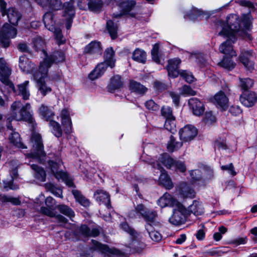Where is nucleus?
<instances>
[{"instance_id": "nucleus-53", "label": "nucleus", "mask_w": 257, "mask_h": 257, "mask_svg": "<svg viewBox=\"0 0 257 257\" xmlns=\"http://www.w3.org/2000/svg\"><path fill=\"white\" fill-rule=\"evenodd\" d=\"M180 93L182 95L185 96H193L196 95V92L193 90L190 86L184 85L180 89Z\"/></svg>"}, {"instance_id": "nucleus-25", "label": "nucleus", "mask_w": 257, "mask_h": 257, "mask_svg": "<svg viewBox=\"0 0 257 257\" xmlns=\"http://www.w3.org/2000/svg\"><path fill=\"white\" fill-rule=\"evenodd\" d=\"M70 114V111L67 108L63 109L60 114L61 123L64 127V131L66 133H70L71 130L72 122Z\"/></svg>"}, {"instance_id": "nucleus-22", "label": "nucleus", "mask_w": 257, "mask_h": 257, "mask_svg": "<svg viewBox=\"0 0 257 257\" xmlns=\"http://www.w3.org/2000/svg\"><path fill=\"white\" fill-rule=\"evenodd\" d=\"M92 242L93 244V247L90 248L88 250H87V252L83 255L84 256L92 257V255H94L96 253L95 251V250H99L104 253L110 252V249L107 245L102 244L94 240H92Z\"/></svg>"}, {"instance_id": "nucleus-48", "label": "nucleus", "mask_w": 257, "mask_h": 257, "mask_svg": "<svg viewBox=\"0 0 257 257\" xmlns=\"http://www.w3.org/2000/svg\"><path fill=\"white\" fill-rule=\"evenodd\" d=\"M218 65L225 69L231 70L234 67L235 64L230 57H224L223 60L218 63Z\"/></svg>"}, {"instance_id": "nucleus-54", "label": "nucleus", "mask_w": 257, "mask_h": 257, "mask_svg": "<svg viewBox=\"0 0 257 257\" xmlns=\"http://www.w3.org/2000/svg\"><path fill=\"white\" fill-rule=\"evenodd\" d=\"M180 76L188 83H191L194 81V78L192 74L187 70H182L180 72Z\"/></svg>"}, {"instance_id": "nucleus-2", "label": "nucleus", "mask_w": 257, "mask_h": 257, "mask_svg": "<svg viewBox=\"0 0 257 257\" xmlns=\"http://www.w3.org/2000/svg\"><path fill=\"white\" fill-rule=\"evenodd\" d=\"M30 103L23 105L21 101H15L11 105V116L8 118V128L11 131L9 140L16 147L21 149L27 148L21 141L19 134L14 132L10 122L15 119L17 121L24 120L29 122H33L32 111Z\"/></svg>"}, {"instance_id": "nucleus-50", "label": "nucleus", "mask_w": 257, "mask_h": 257, "mask_svg": "<svg viewBox=\"0 0 257 257\" xmlns=\"http://www.w3.org/2000/svg\"><path fill=\"white\" fill-rule=\"evenodd\" d=\"M45 187L48 190L50 191L56 197L60 198L62 197V191L60 188L56 187L52 183L46 184Z\"/></svg>"}, {"instance_id": "nucleus-38", "label": "nucleus", "mask_w": 257, "mask_h": 257, "mask_svg": "<svg viewBox=\"0 0 257 257\" xmlns=\"http://www.w3.org/2000/svg\"><path fill=\"white\" fill-rule=\"evenodd\" d=\"M122 85L121 77L119 75H115L111 79L108 85V90L112 92L116 89L120 88Z\"/></svg>"}, {"instance_id": "nucleus-36", "label": "nucleus", "mask_w": 257, "mask_h": 257, "mask_svg": "<svg viewBox=\"0 0 257 257\" xmlns=\"http://www.w3.org/2000/svg\"><path fill=\"white\" fill-rule=\"evenodd\" d=\"M253 84V80L249 78H239L238 86L244 92L248 91V90L252 87Z\"/></svg>"}, {"instance_id": "nucleus-9", "label": "nucleus", "mask_w": 257, "mask_h": 257, "mask_svg": "<svg viewBox=\"0 0 257 257\" xmlns=\"http://www.w3.org/2000/svg\"><path fill=\"white\" fill-rule=\"evenodd\" d=\"M159 161L168 168H174L181 172H184L186 170V166L183 162L174 160L167 154L161 155Z\"/></svg>"}, {"instance_id": "nucleus-21", "label": "nucleus", "mask_w": 257, "mask_h": 257, "mask_svg": "<svg viewBox=\"0 0 257 257\" xmlns=\"http://www.w3.org/2000/svg\"><path fill=\"white\" fill-rule=\"evenodd\" d=\"M181 62V60L179 58H174L168 60L167 70L170 77L176 78L179 75L180 71L178 70V68Z\"/></svg>"}, {"instance_id": "nucleus-63", "label": "nucleus", "mask_w": 257, "mask_h": 257, "mask_svg": "<svg viewBox=\"0 0 257 257\" xmlns=\"http://www.w3.org/2000/svg\"><path fill=\"white\" fill-rule=\"evenodd\" d=\"M247 241V237H238L235 239H233L231 240V243L235 245H239L241 244H244L246 243Z\"/></svg>"}, {"instance_id": "nucleus-23", "label": "nucleus", "mask_w": 257, "mask_h": 257, "mask_svg": "<svg viewBox=\"0 0 257 257\" xmlns=\"http://www.w3.org/2000/svg\"><path fill=\"white\" fill-rule=\"evenodd\" d=\"M42 52L44 56L43 61L47 59V63L50 64V66L53 62L59 63L62 62L65 60V55L63 52L57 51L55 52L52 55L48 56L46 52L42 49Z\"/></svg>"}, {"instance_id": "nucleus-56", "label": "nucleus", "mask_w": 257, "mask_h": 257, "mask_svg": "<svg viewBox=\"0 0 257 257\" xmlns=\"http://www.w3.org/2000/svg\"><path fill=\"white\" fill-rule=\"evenodd\" d=\"M161 113L166 119L174 117L172 115V110L170 107L163 106L161 109Z\"/></svg>"}, {"instance_id": "nucleus-13", "label": "nucleus", "mask_w": 257, "mask_h": 257, "mask_svg": "<svg viewBox=\"0 0 257 257\" xmlns=\"http://www.w3.org/2000/svg\"><path fill=\"white\" fill-rule=\"evenodd\" d=\"M177 191L183 198H194L196 192L192 186L185 182L180 183L177 187Z\"/></svg>"}, {"instance_id": "nucleus-61", "label": "nucleus", "mask_w": 257, "mask_h": 257, "mask_svg": "<svg viewBox=\"0 0 257 257\" xmlns=\"http://www.w3.org/2000/svg\"><path fill=\"white\" fill-rule=\"evenodd\" d=\"M190 174L194 182L200 180L201 178V173L199 170L191 171Z\"/></svg>"}, {"instance_id": "nucleus-58", "label": "nucleus", "mask_w": 257, "mask_h": 257, "mask_svg": "<svg viewBox=\"0 0 257 257\" xmlns=\"http://www.w3.org/2000/svg\"><path fill=\"white\" fill-rule=\"evenodd\" d=\"M108 66V63L104 61L103 62L98 64L95 69H96V71H98V73L101 76L105 72Z\"/></svg>"}, {"instance_id": "nucleus-14", "label": "nucleus", "mask_w": 257, "mask_h": 257, "mask_svg": "<svg viewBox=\"0 0 257 257\" xmlns=\"http://www.w3.org/2000/svg\"><path fill=\"white\" fill-rule=\"evenodd\" d=\"M137 213L139 214L140 218L143 217L146 221L147 223L154 222L157 216L156 211L148 210L144 205L140 204L136 206Z\"/></svg>"}, {"instance_id": "nucleus-60", "label": "nucleus", "mask_w": 257, "mask_h": 257, "mask_svg": "<svg viewBox=\"0 0 257 257\" xmlns=\"http://www.w3.org/2000/svg\"><path fill=\"white\" fill-rule=\"evenodd\" d=\"M145 106L150 110L156 111L159 109V106L152 100L147 101Z\"/></svg>"}, {"instance_id": "nucleus-1", "label": "nucleus", "mask_w": 257, "mask_h": 257, "mask_svg": "<svg viewBox=\"0 0 257 257\" xmlns=\"http://www.w3.org/2000/svg\"><path fill=\"white\" fill-rule=\"evenodd\" d=\"M251 17L249 14L243 15L241 18L235 14H230L226 18L225 22L219 21L217 23V29H220L218 35L223 37L229 38L219 47L221 53L232 57L236 56V52L233 50L231 41L234 43L235 37L237 36L243 37L245 35V30L250 26Z\"/></svg>"}, {"instance_id": "nucleus-30", "label": "nucleus", "mask_w": 257, "mask_h": 257, "mask_svg": "<svg viewBox=\"0 0 257 257\" xmlns=\"http://www.w3.org/2000/svg\"><path fill=\"white\" fill-rule=\"evenodd\" d=\"M32 169L34 170V176L40 182L46 181V174L45 170L37 165L31 164Z\"/></svg>"}, {"instance_id": "nucleus-5", "label": "nucleus", "mask_w": 257, "mask_h": 257, "mask_svg": "<svg viewBox=\"0 0 257 257\" xmlns=\"http://www.w3.org/2000/svg\"><path fill=\"white\" fill-rule=\"evenodd\" d=\"M30 143L33 147V152L28 154L27 157L42 162L43 157H45V153L41 135L36 132L33 133Z\"/></svg>"}, {"instance_id": "nucleus-32", "label": "nucleus", "mask_w": 257, "mask_h": 257, "mask_svg": "<svg viewBox=\"0 0 257 257\" xmlns=\"http://www.w3.org/2000/svg\"><path fill=\"white\" fill-rule=\"evenodd\" d=\"M132 58L136 62L144 64L146 62L147 54L144 50L137 48L133 53Z\"/></svg>"}, {"instance_id": "nucleus-19", "label": "nucleus", "mask_w": 257, "mask_h": 257, "mask_svg": "<svg viewBox=\"0 0 257 257\" xmlns=\"http://www.w3.org/2000/svg\"><path fill=\"white\" fill-rule=\"evenodd\" d=\"M241 103L246 107H250L257 101V95L252 91L243 92L240 95Z\"/></svg>"}, {"instance_id": "nucleus-15", "label": "nucleus", "mask_w": 257, "mask_h": 257, "mask_svg": "<svg viewBox=\"0 0 257 257\" xmlns=\"http://www.w3.org/2000/svg\"><path fill=\"white\" fill-rule=\"evenodd\" d=\"M153 167L156 168L160 171L161 174L159 179L160 183L167 189H172L174 186V184L166 172L162 169L159 161L156 164H154L153 165Z\"/></svg>"}, {"instance_id": "nucleus-11", "label": "nucleus", "mask_w": 257, "mask_h": 257, "mask_svg": "<svg viewBox=\"0 0 257 257\" xmlns=\"http://www.w3.org/2000/svg\"><path fill=\"white\" fill-rule=\"evenodd\" d=\"M17 34L16 28L8 24H5L2 28V32L0 33V41L3 46L5 48L8 47L10 44L9 39L15 38Z\"/></svg>"}, {"instance_id": "nucleus-37", "label": "nucleus", "mask_w": 257, "mask_h": 257, "mask_svg": "<svg viewBox=\"0 0 257 257\" xmlns=\"http://www.w3.org/2000/svg\"><path fill=\"white\" fill-rule=\"evenodd\" d=\"M130 89L132 92H134L139 94H143L147 91V88L146 87L135 81H131Z\"/></svg>"}, {"instance_id": "nucleus-33", "label": "nucleus", "mask_w": 257, "mask_h": 257, "mask_svg": "<svg viewBox=\"0 0 257 257\" xmlns=\"http://www.w3.org/2000/svg\"><path fill=\"white\" fill-rule=\"evenodd\" d=\"M101 48L99 42H91L87 45L84 49V52L86 53L95 54L101 53Z\"/></svg>"}, {"instance_id": "nucleus-6", "label": "nucleus", "mask_w": 257, "mask_h": 257, "mask_svg": "<svg viewBox=\"0 0 257 257\" xmlns=\"http://www.w3.org/2000/svg\"><path fill=\"white\" fill-rule=\"evenodd\" d=\"M62 162L59 160L57 162L50 161L49 162V166L51 168L52 173L58 180H61L69 187L73 186V181L71 177L68 174L61 171Z\"/></svg>"}, {"instance_id": "nucleus-4", "label": "nucleus", "mask_w": 257, "mask_h": 257, "mask_svg": "<svg viewBox=\"0 0 257 257\" xmlns=\"http://www.w3.org/2000/svg\"><path fill=\"white\" fill-rule=\"evenodd\" d=\"M47 60L46 59L44 61L41 62L39 69L33 74V78L37 83L38 92L43 96L46 95L52 90L51 87L46 83L48 79V69L50 67V64L47 63Z\"/></svg>"}, {"instance_id": "nucleus-44", "label": "nucleus", "mask_w": 257, "mask_h": 257, "mask_svg": "<svg viewBox=\"0 0 257 257\" xmlns=\"http://www.w3.org/2000/svg\"><path fill=\"white\" fill-rule=\"evenodd\" d=\"M182 146V142H176L175 138L171 136L170 141L168 143L167 149L170 152H173L180 148Z\"/></svg>"}, {"instance_id": "nucleus-29", "label": "nucleus", "mask_w": 257, "mask_h": 257, "mask_svg": "<svg viewBox=\"0 0 257 257\" xmlns=\"http://www.w3.org/2000/svg\"><path fill=\"white\" fill-rule=\"evenodd\" d=\"M33 65L34 64H31L28 58L25 56H22L20 57L19 67L23 72L26 73H32L33 74V72L36 71H33L31 69V68H33Z\"/></svg>"}, {"instance_id": "nucleus-31", "label": "nucleus", "mask_w": 257, "mask_h": 257, "mask_svg": "<svg viewBox=\"0 0 257 257\" xmlns=\"http://www.w3.org/2000/svg\"><path fill=\"white\" fill-rule=\"evenodd\" d=\"M96 201L99 204L104 203L108 205L110 202L109 196L103 190H97L94 194Z\"/></svg>"}, {"instance_id": "nucleus-17", "label": "nucleus", "mask_w": 257, "mask_h": 257, "mask_svg": "<svg viewBox=\"0 0 257 257\" xmlns=\"http://www.w3.org/2000/svg\"><path fill=\"white\" fill-rule=\"evenodd\" d=\"M188 105L193 114L196 116H201L205 110L204 104L196 98H192L189 100Z\"/></svg>"}, {"instance_id": "nucleus-57", "label": "nucleus", "mask_w": 257, "mask_h": 257, "mask_svg": "<svg viewBox=\"0 0 257 257\" xmlns=\"http://www.w3.org/2000/svg\"><path fill=\"white\" fill-rule=\"evenodd\" d=\"M4 188L6 191H8L10 189L16 190L19 188V187L17 185H14L12 180L6 181L4 180Z\"/></svg>"}, {"instance_id": "nucleus-28", "label": "nucleus", "mask_w": 257, "mask_h": 257, "mask_svg": "<svg viewBox=\"0 0 257 257\" xmlns=\"http://www.w3.org/2000/svg\"><path fill=\"white\" fill-rule=\"evenodd\" d=\"M204 209L201 202L194 200L188 207V212H190L196 216L200 215L204 213Z\"/></svg>"}, {"instance_id": "nucleus-16", "label": "nucleus", "mask_w": 257, "mask_h": 257, "mask_svg": "<svg viewBox=\"0 0 257 257\" xmlns=\"http://www.w3.org/2000/svg\"><path fill=\"white\" fill-rule=\"evenodd\" d=\"M197 134V131L196 128L191 125H187L181 128L179 131L181 140L185 142L192 140Z\"/></svg>"}, {"instance_id": "nucleus-24", "label": "nucleus", "mask_w": 257, "mask_h": 257, "mask_svg": "<svg viewBox=\"0 0 257 257\" xmlns=\"http://www.w3.org/2000/svg\"><path fill=\"white\" fill-rule=\"evenodd\" d=\"M38 5L43 8H48L50 10L58 11L62 8L61 0H35Z\"/></svg>"}, {"instance_id": "nucleus-41", "label": "nucleus", "mask_w": 257, "mask_h": 257, "mask_svg": "<svg viewBox=\"0 0 257 257\" xmlns=\"http://www.w3.org/2000/svg\"><path fill=\"white\" fill-rule=\"evenodd\" d=\"M72 194H73L76 201L78 202L81 205L84 207L89 206L90 202L88 199L83 196L79 191L78 190H73Z\"/></svg>"}, {"instance_id": "nucleus-8", "label": "nucleus", "mask_w": 257, "mask_h": 257, "mask_svg": "<svg viewBox=\"0 0 257 257\" xmlns=\"http://www.w3.org/2000/svg\"><path fill=\"white\" fill-rule=\"evenodd\" d=\"M173 208V214L169 218V222L174 225L183 224L186 220L188 210L180 202Z\"/></svg>"}, {"instance_id": "nucleus-49", "label": "nucleus", "mask_w": 257, "mask_h": 257, "mask_svg": "<svg viewBox=\"0 0 257 257\" xmlns=\"http://www.w3.org/2000/svg\"><path fill=\"white\" fill-rule=\"evenodd\" d=\"M120 228L128 233L133 239H135L138 237L137 232L125 222H122L120 224Z\"/></svg>"}, {"instance_id": "nucleus-39", "label": "nucleus", "mask_w": 257, "mask_h": 257, "mask_svg": "<svg viewBox=\"0 0 257 257\" xmlns=\"http://www.w3.org/2000/svg\"><path fill=\"white\" fill-rule=\"evenodd\" d=\"M153 222L147 223L146 225V228L148 232L151 239L155 241H159L162 239L161 233L158 231L153 230L152 223Z\"/></svg>"}, {"instance_id": "nucleus-40", "label": "nucleus", "mask_w": 257, "mask_h": 257, "mask_svg": "<svg viewBox=\"0 0 257 257\" xmlns=\"http://www.w3.org/2000/svg\"><path fill=\"white\" fill-rule=\"evenodd\" d=\"M41 211L43 214L49 217H55V218L60 222H66V219L65 217L60 215H56L53 210L50 208L43 207L41 208Z\"/></svg>"}, {"instance_id": "nucleus-27", "label": "nucleus", "mask_w": 257, "mask_h": 257, "mask_svg": "<svg viewBox=\"0 0 257 257\" xmlns=\"http://www.w3.org/2000/svg\"><path fill=\"white\" fill-rule=\"evenodd\" d=\"M214 102L216 105L225 109L228 106V99L223 91H219L214 95Z\"/></svg>"}, {"instance_id": "nucleus-46", "label": "nucleus", "mask_w": 257, "mask_h": 257, "mask_svg": "<svg viewBox=\"0 0 257 257\" xmlns=\"http://www.w3.org/2000/svg\"><path fill=\"white\" fill-rule=\"evenodd\" d=\"M50 126L51 127L52 133L57 138H59L62 136V131L60 125L59 123L55 121L51 120L50 121Z\"/></svg>"}, {"instance_id": "nucleus-62", "label": "nucleus", "mask_w": 257, "mask_h": 257, "mask_svg": "<svg viewBox=\"0 0 257 257\" xmlns=\"http://www.w3.org/2000/svg\"><path fill=\"white\" fill-rule=\"evenodd\" d=\"M34 46L38 51L43 48L44 42L41 38H37L33 41Z\"/></svg>"}, {"instance_id": "nucleus-55", "label": "nucleus", "mask_w": 257, "mask_h": 257, "mask_svg": "<svg viewBox=\"0 0 257 257\" xmlns=\"http://www.w3.org/2000/svg\"><path fill=\"white\" fill-rule=\"evenodd\" d=\"M159 46L158 44L154 45L153 49L151 52L152 58L153 60L157 63H160V60L158 56Z\"/></svg>"}, {"instance_id": "nucleus-47", "label": "nucleus", "mask_w": 257, "mask_h": 257, "mask_svg": "<svg viewBox=\"0 0 257 257\" xmlns=\"http://www.w3.org/2000/svg\"><path fill=\"white\" fill-rule=\"evenodd\" d=\"M107 30L112 39L117 37V26L111 21H108L107 22Z\"/></svg>"}, {"instance_id": "nucleus-52", "label": "nucleus", "mask_w": 257, "mask_h": 257, "mask_svg": "<svg viewBox=\"0 0 257 257\" xmlns=\"http://www.w3.org/2000/svg\"><path fill=\"white\" fill-rule=\"evenodd\" d=\"M58 208L62 213L68 216L71 219L74 216L75 214L73 210L66 205H59L58 206Z\"/></svg>"}, {"instance_id": "nucleus-26", "label": "nucleus", "mask_w": 257, "mask_h": 257, "mask_svg": "<svg viewBox=\"0 0 257 257\" xmlns=\"http://www.w3.org/2000/svg\"><path fill=\"white\" fill-rule=\"evenodd\" d=\"M252 56L251 51L242 52L240 56V60L243 65L248 71H252L254 69V64L251 60V57Z\"/></svg>"}, {"instance_id": "nucleus-59", "label": "nucleus", "mask_w": 257, "mask_h": 257, "mask_svg": "<svg viewBox=\"0 0 257 257\" xmlns=\"http://www.w3.org/2000/svg\"><path fill=\"white\" fill-rule=\"evenodd\" d=\"M204 119L206 123L211 124L215 121L216 117L211 111H209L205 113Z\"/></svg>"}, {"instance_id": "nucleus-45", "label": "nucleus", "mask_w": 257, "mask_h": 257, "mask_svg": "<svg viewBox=\"0 0 257 257\" xmlns=\"http://www.w3.org/2000/svg\"><path fill=\"white\" fill-rule=\"evenodd\" d=\"M80 231L85 236H96L99 233L97 229H93L90 231L89 228L85 225H83L80 227Z\"/></svg>"}, {"instance_id": "nucleus-3", "label": "nucleus", "mask_w": 257, "mask_h": 257, "mask_svg": "<svg viewBox=\"0 0 257 257\" xmlns=\"http://www.w3.org/2000/svg\"><path fill=\"white\" fill-rule=\"evenodd\" d=\"M11 74V70L8 65L3 58H0V80L6 86L9 87L11 90L16 94L22 96L24 100H27L30 96L28 88L29 81H25L23 83L18 85L16 90L14 84L10 81L9 77Z\"/></svg>"}, {"instance_id": "nucleus-51", "label": "nucleus", "mask_w": 257, "mask_h": 257, "mask_svg": "<svg viewBox=\"0 0 257 257\" xmlns=\"http://www.w3.org/2000/svg\"><path fill=\"white\" fill-rule=\"evenodd\" d=\"M164 127L166 130L173 133L176 131L175 117L166 119L164 124Z\"/></svg>"}, {"instance_id": "nucleus-43", "label": "nucleus", "mask_w": 257, "mask_h": 257, "mask_svg": "<svg viewBox=\"0 0 257 257\" xmlns=\"http://www.w3.org/2000/svg\"><path fill=\"white\" fill-rule=\"evenodd\" d=\"M39 112L44 118L50 119L54 115L53 111L47 106L42 104L39 109Z\"/></svg>"}, {"instance_id": "nucleus-64", "label": "nucleus", "mask_w": 257, "mask_h": 257, "mask_svg": "<svg viewBox=\"0 0 257 257\" xmlns=\"http://www.w3.org/2000/svg\"><path fill=\"white\" fill-rule=\"evenodd\" d=\"M221 169L222 170H226L228 173L233 176L236 175V172L234 170V167L232 164H230L228 165H224L221 166Z\"/></svg>"}, {"instance_id": "nucleus-20", "label": "nucleus", "mask_w": 257, "mask_h": 257, "mask_svg": "<svg viewBox=\"0 0 257 257\" xmlns=\"http://www.w3.org/2000/svg\"><path fill=\"white\" fill-rule=\"evenodd\" d=\"M180 203L168 193H165L157 201L158 205L161 208L170 206L174 207Z\"/></svg>"}, {"instance_id": "nucleus-34", "label": "nucleus", "mask_w": 257, "mask_h": 257, "mask_svg": "<svg viewBox=\"0 0 257 257\" xmlns=\"http://www.w3.org/2000/svg\"><path fill=\"white\" fill-rule=\"evenodd\" d=\"M114 51L112 47L107 48L104 54V61L108 63V65L110 68H113L115 65V60L114 59Z\"/></svg>"}, {"instance_id": "nucleus-12", "label": "nucleus", "mask_w": 257, "mask_h": 257, "mask_svg": "<svg viewBox=\"0 0 257 257\" xmlns=\"http://www.w3.org/2000/svg\"><path fill=\"white\" fill-rule=\"evenodd\" d=\"M74 0H70L63 5V17L66 19V27L67 30L70 29L72 23V19L75 15V9L73 6Z\"/></svg>"}, {"instance_id": "nucleus-42", "label": "nucleus", "mask_w": 257, "mask_h": 257, "mask_svg": "<svg viewBox=\"0 0 257 257\" xmlns=\"http://www.w3.org/2000/svg\"><path fill=\"white\" fill-rule=\"evenodd\" d=\"M103 0H88V8L92 12L99 11L103 6Z\"/></svg>"}, {"instance_id": "nucleus-35", "label": "nucleus", "mask_w": 257, "mask_h": 257, "mask_svg": "<svg viewBox=\"0 0 257 257\" xmlns=\"http://www.w3.org/2000/svg\"><path fill=\"white\" fill-rule=\"evenodd\" d=\"M21 202L19 198L0 194V203L2 205L11 203L14 205H19L21 204Z\"/></svg>"}, {"instance_id": "nucleus-18", "label": "nucleus", "mask_w": 257, "mask_h": 257, "mask_svg": "<svg viewBox=\"0 0 257 257\" xmlns=\"http://www.w3.org/2000/svg\"><path fill=\"white\" fill-rule=\"evenodd\" d=\"M135 5V2L133 0L121 1L118 5V7L121 11V12L117 14H113V17L115 18H118L120 17L123 15L127 14L133 10Z\"/></svg>"}, {"instance_id": "nucleus-7", "label": "nucleus", "mask_w": 257, "mask_h": 257, "mask_svg": "<svg viewBox=\"0 0 257 257\" xmlns=\"http://www.w3.org/2000/svg\"><path fill=\"white\" fill-rule=\"evenodd\" d=\"M53 17V13L51 12L46 13L43 16V22L45 27L54 33L58 44L61 45L65 42V39L62 34L61 30L60 28L55 27V23Z\"/></svg>"}, {"instance_id": "nucleus-10", "label": "nucleus", "mask_w": 257, "mask_h": 257, "mask_svg": "<svg viewBox=\"0 0 257 257\" xmlns=\"http://www.w3.org/2000/svg\"><path fill=\"white\" fill-rule=\"evenodd\" d=\"M7 4L4 0H0V10L3 16L7 15L9 21L13 25H17L21 19V14L14 8L6 10Z\"/></svg>"}]
</instances>
